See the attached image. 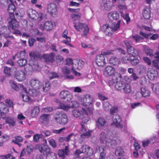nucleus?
Masks as SVG:
<instances>
[{
	"label": "nucleus",
	"instance_id": "obj_1",
	"mask_svg": "<svg viewBox=\"0 0 159 159\" xmlns=\"http://www.w3.org/2000/svg\"><path fill=\"white\" fill-rule=\"evenodd\" d=\"M100 136V143H101L105 144L111 148H114L117 144L120 143L119 140L117 138H112L111 136L108 138L107 134L103 132L101 133Z\"/></svg>",
	"mask_w": 159,
	"mask_h": 159
},
{
	"label": "nucleus",
	"instance_id": "obj_2",
	"mask_svg": "<svg viewBox=\"0 0 159 159\" xmlns=\"http://www.w3.org/2000/svg\"><path fill=\"white\" fill-rule=\"evenodd\" d=\"M84 112L82 113L80 118L82 119V121L80 123V125L81 126V129L80 131L81 137L82 138H84L85 137L87 138L90 135L91 132L89 131V130L86 127L85 124H87V122L90 119L88 113L86 112L85 110L83 109Z\"/></svg>",
	"mask_w": 159,
	"mask_h": 159
},
{
	"label": "nucleus",
	"instance_id": "obj_3",
	"mask_svg": "<svg viewBox=\"0 0 159 159\" xmlns=\"http://www.w3.org/2000/svg\"><path fill=\"white\" fill-rule=\"evenodd\" d=\"M54 118L57 122L60 125H64L68 122L66 115L62 111H57L54 115Z\"/></svg>",
	"mask_w": 159,
	"mask_h": 159
},
{
	"label": "nucleus",
	"instance_id": "obj_4",
	"mask_svg": "<svg viewBox=\"0 0 159 159\" xmlns=\"http://www.w3.org/2000/svg\"><path fill=\"white\" fill-rule=\"evenodd\" d=\"M112 52L111 51L107 50L102 52L100 55H97L96 58L97 64L100 66H104L106 64V62L104 56L112 54Z\"/></svg>",
	"mask_w": 159,
	"mask_h": 159
},
{
	"label": "nucleus",
	"instance_id": "obj_5",
	"mask_svg": "<svg viewBox=\"0 0 159 159\" xmlns=\"http://www.w3.org/2000/svg\"><path fill=\"white\" fill-rule=\"evenodd\" d=\"M74 27H75L76 30L79 31H81L83 30V34H81L82 36H85L88 33L89 31V29L88 26L85 24L78 23L77 24L76 23L74 22Z\"/></svg>",
	"mask_w": 159,
	"mask_h": 159
},
{
	"label": "nucleus",
	"instance_id": "obj_6",
	"mask_svg": "<svg viewBox=\"0 0 159 159\" xmlns=\"http://www.w3.org/2000/svg\"><path fill=\"white\" fill-rule=\"evenodd\" d=\"M120 23V21L119 20L117 23H114L111 24V26H109L108 25H103L101 29L104 32H109V29H111L112 31L115 32L119 28Z\"/></svg>",
	"mask_w": 159,
	"mask_h": 159
},
{
	"label": "nucleus",
	"instance_id": "obj_7",
	"mask_svg": "<svg viewBox=\"0 0 159 159\" xmlns=\"http://www.w3.org/2000/svg\"><path fill=\"white\" fill-rule=\"evenodd\" d=\"M124 43L125 45L127 52L129 54L134 57L138 55V52L137 50L131 46L128 41H124Z\"/></svg>",
	"mask_w": 159,
	"mask_h": 159
},
{
	"label": "nucleus",
	"instance_id": "obj_8",
	"mask_svg": "<svg viewBox=\"0 0 159 159\" xmlns=\"http://www.w3.org/2000/svg\"><path fill=\"white\" fill-rule=\"evenodd\" d=\"M93 97L89 94L83 95L81 97L82 104L85 106H89L93 101Z\"/></svg>",
	"mask_w": 159,
	"mask_h": 159
},
{
	"label": "nucleus",
	"instance_id": "obj_9",
	"mask_svg": "<svg viewBox=\"0 0 159 159\" xmlns=\"http://www.w3.org/2000/svg\"><path fill=\"white\" fill-rule=\"evenodd\" d=\"M112 120L113 122L111 123V125H114L120 129H123V126L120 124L121 119L119 115H113L112 117Z\"/></svg>",
	"mask_w": 159,
	"mask_h": 159
},
{
	"label": "nucleus",
	"instance_id": "obj_10",
	"mask_svg": "<svg viewBox=\"0 0 159 159\" xmlns=\"http://www.w3.org/2000/svg\"><path fill=\"white\" fill-rule=\"evenodd\" d=\"M29 17L32 19L36 20L39 19V20H43L44 16V15L42 13H39L35 11H33L30 14H28Z\"/></svg>",
	"mask_w": 159,
	"mask_h": 159
},
{
	"label": "nucleus",
	"instance_id": "obj_11",
	"mask_svg": "<svg viewBox=\"0 0 159 159\" xmlns=\"http://www.w3.org/2000/svg\"><path fill=\"white\" fill-rule=\"evenodd\" d=\"M14 77L19 81H23L25 78V73L22 70H16L14 72Z\"/></svg>",
	"mask_w": 159,
	"mask_h": 159
},
{
	"label": "nucleus",
	"instance_id": "obj_12",
	"mask_svg": "<svg viewBox=\"0 0 159 159\" xmlns=\"http://www.w3.org/2000/svg\"><path fill=\"white\" fill-rule=\"evenodd\" d=\"M30 84L31 86L35 89L39 90L42 88V84L36 79H32L30 81Z\"/></svg>",
	"mask_w": 159,
	"mask_h": 159
},
{
	"label": "nucleus",
	"instance_id": "obj_13",
	"mask_svg": "<svg viewBox=\"0 0 159 159\" xmlns=\"http://www.w3.org/2000/svg\"><path fill=\"white\" fill-rule=\"evenodd\" d=\"M60 97L62 99L65 100L66 101H68L71 100L72 96L69 92L64 90L60 92Z\"/></svg>",
	"mask_w": 159,
	"mask_h": 159
},
{
	"label": "nucleus",
	"instance_id": "obj_14",
	"mask_svg": "<svg viewBox=\"0 0 159 159\" xmlns=\"http://www.w3.org/2000/svg\"><path fill=\"white\" fill-rule=\"evenodd\" d=\"M20 89L22 91L20 92V94L23 98V100L25 102H28L30 100V98L27 95V92L26 88L24 87L22 85H20Z\"/></svg>",
	"mask_w": 159,
	"mask_h": 159
},
{
	"label": "nucleus",
	"instance_id": "obj_15",
	"mask_svg": "<svg viewBox=\"0 0 159 159\" xmlns=\"http://www.w3.org/2000/svg\"><path fill=\"white\" fill-rule=\"evenodd\" d=\"M115 70L114 68L111 66H107L104 69V75L106 76H113L115 74Z\"/></svg>",
	"mask_w": 159,
	"mask_h": 159
},
{
	"label": "nucleus",
	"instance_id": "obj_16",
	"mask_svg": "<svg viewBox=\"0 0 159 159\" xmlns=\"http://www.w3.org/2000/svg\"><path fill=\"white\" fill-rule=\"evenodd\" d=\"M82 152L89 156H91L93 155V151L90 147L86 145H83L81 148Z\"/></svg>",
	"mask_w": 159,
	"mask_h": 159
},
{
	"label": "nucleus",
	"instance_id": "obj_17",
	"mask_svg": "<svg viewBox=\"0 0 159 159\" xmlns=\"http://www.w3.org/2000/svg\"><path fill=\"white\" fill-rule=\"evenodd\" d=\"M48 11L51 16H53L57 11V6L54 3H51L48 5Z\"/></svg>",
	"mask_w": 159,
	"mask_h": 159
},
{
	"label": "nucleus",
	"instance_id": "obj_18",
	"mask_svg": "<svg viewBox=\"0 0 159 159\" xmlns=\"http://www.w3.org/2000/svg\"><path fill=\"white\" fill-rule=\"evenodd\" d=\"M55 56V53L52 52L49 54H44L43 57L46 62L52 63L54 61Z\"/></svg>",
	"mask_w": 159,
	"mask_h": 159
},
{
	"label": "nucleus",
	"instance_id": "obj_19",
	"mask_svg": "<svg viewBox=\"0 0 159 159\" xmlns=\"http://www.w3.org/2000/svg\"><path fill=\"white\" fill-rule=\"evenodd\" d=\"M147 75L149 79L151 80H153L157 77L158 72L157 70L153 69H148Z\"/></svg>",
	"mask_w": 159,
	"mask_h": 159
},
{
	"label": "nucleus",
	"instance_id": "obj_20",
	"mask_svg": "<svg viewBox=\"0 0 159 159\" xmlns=\"http://www.w3.org/2000/svg\"><path fill=\"white\" fill-rule=\"evenodd\" d=\"M4 1L7 3H8L9 1L11 3L9 5L7 10L10 14L9 16L10 17H13V14H12L14 12L16 9L15 5L12 2L11 0H4Z\"/></svg>",
	"mask_w": 159,
	"mask_h": 159
},
{
	"label": "nucleus",
	"instance_id": "obj_21",
	"mask_svg": "<svg viewBox=\"0 0 159 159\" xmlns=\"http://www.w3.org/2000/svg\"><path fill=\"white\" fill-rule=\"evenodd\" d=\"M106 147L103 145L100 146H98L96 148V151L97 152H100V156L102 157H106Z\"/></svg>",
	"mask_w": 159,
	"mask_h": 159
},
{
	"label": "nucleus",
	"instance_id": "obj_22",
	"mask_svg": "<svg viewBox=\"0 0 159 159\" xmlns=\"http://www.w3.org/2000/svg\"><path fill=\"white\" fill-rule=\"evenodd\" d=\"M13 17H10V18L8 19V21L10 25L11 26V28L14 30H16L17 29L18 26V23L17 22L16 19L15 17L12 18Z\"/></svg>",
	"mask_w": 159,
	"mask_h": 159
},
{
	"label": "nucleus",
	"instance_id": "obj_23",
	"mask_svg": "<svg viewBox=\"0 0 159 159\" xmlns=\"http://www.w3.org/2000/svg\"><path fill=\"white\" fill-rule=\"evenodd\" d=\"M154 56L156 59L152 61V65L157 70H159V52H156L154 55Z\"/></svg>",
	"mask_w": 159,
	"mask_h": 159
},
{
	"label": "nucleus",
	"instance_id": "obj_24",
	"mask_svg": "<svg viewBox=\"0 0 159 159\" xmlns=\"http://www.w3.org/2000/svg\"><path fill=\"white\" fill-rule=\"evenodd\" d=\"M69 150L68 146H66L64 149H61L59 150L58 154L59 157L64 159L65 155L67 156L69 155Z\"/></svg>",
	"mask_w": 159,
	"mask_h": 159
},
{
	"label": "nucleus",
	"instance_id": "obj_25",
	"mask_svg": "<svg viewBox=\"0 0 159 159\" xmlns=\"http://www.w3.org/2000/svg\"><path fill=\"white\" fill-rule=\"evenodd\" d=\"M72 104H70L69 105H66L63 103H60L59 106L60 108L64 110L67 111L70 107H75L78 106V104L76 102H72Z\"/></svg>",
	"mask_w": 159,
	"mask_h": 159
},
{
	"label": "nucleus",
	"instance_id": "obj_26",
	"mask_svg": "<svg viewBox=\"0 0 159 159\" xmlns=\"http://www.w3.org/2000/svg\"><path fill=\"white\" fill-rule=\"evenodd\" d=\"M40 149V152L43 153L44 154L46 155L52 152L50 147L47 145H43Z\"/></svg>",
	"mask_w": 159,
	"mask_h": 159
},
{
	"label": "nucleus",
	"instance_id": "obj_27",
	"mask_svg": "<svg viewBox=\"0 0 159 159\" xmlns=\"http://www.w3.org/2000/svg\"><path fill=\"white\" fill-rule=\"evenodd\" d=\"M131 92L130 85L128 83H125L121 92H123L126 94H128Z\"/></svg>",
	"mask_w": 159,
	"mask_h": 159
},
{
	"label": "nucleus",
	"instance_id": "obj_28",
	"mask_svg": "<svg viewBox=\"0 0 159 159\" xmlns=\"http://www.w3.org/2000/svg\"><path fill=\"white\" fill-rule=\"evenodd\" d=\"M120 77V78H122L121 75L120 74L116 73L112 77V80H110L109 81V85L111 86L113 85L117 81L118 79L117 77Z\"/></svg>",
	"mask_w": 159,
	"mask_h": 159
},
{
	"label": "nucleus",
	"instance_id": "obj_29",
	"mask_svg": "<svg viewBox=\"0 0 159 159\" xmlns=\"http://www.w3.org/2000/svg\"><path fill=\"white\" fill-rule=\"evenodd\" d=\"M114 2H111L110 1H106L104 0L103 1V6L107 10H110L112 8L113 5V3Z\"/></svg>",
	"mask_w": 159,
	"mask_h": 159
},
{
	"label": "nucleus",
	"instance_id": "obj_30",
	"mask_svg": "<svg viewBox=\"0 0 159 159\" xmlns=\"http://www.w3.org/2000/svg\"><path fill=\"white\" fill-rule=\"evenodd\" d=\"M36 89H30L28 91L30 96L33 97H38L40 95V92L37 91Z\"/></svg>",
	"mask_w": 159,
	"mask_h": 159
},
{
	"label": "nucleus",
	"instance_id": "obj_31",
	"mask_svg": "<svg viewBox=\"0 0 159 159\" xmlns=\"http://www.w3.org/2000/svg\"><path fill=\"white\" fill-rule=\"evenodd\" d=\"M50 115L44 114L41 116L39 118L40 121L42 123H46L49 119Z\"/></svg>",
	"mask_w": 159,
	"mask_h": 159
},
{
	"label": "nucleus",
	"instance_id": "obj_32",
	"mask_svg": "<svg viewBox=\"0 0 159 159\" xmlns=\"http://www.w3.org/2000/svg\"><path fill=\"white\" fill-rule=\"evenodd\" d=\"M106 120L103 118H99L97 122V125L99 129H101L105 125Z\"/></svg>",
	"mask_w": 159,
	"mask_h": 159
},
{
	"label": "nucleus",
	"instance_id": "obj_33",
	"mask_svg": "<svg viewBox=\"0 0 159 159\" xmlns=\"http://www.w3.org/2000/svg\"><path fill=\"white\" fill-rule=\"evenodd\" d=\"M143 15L144 18L146 19H149L150 17V10L149 8H146L143 10Z\"/></svg>",
	"mask_w": 159,
	"mask_h": 159
},
{
	"label": "nucleus",
	"instance_id": "obj_34",
	"mask_svg": "<svg viewBox=\"0 0 159 159\" xmlns=\"http://www.w3.org/2000/svg\"><path fill=\"white\" fill-rule=\"evenodd\" d=\"M53 24L51 21H47L44 23V28L46 30H51L53 28Z\"/></svg>",
	"mask_w": 159,
	"mask_h": 159
},
{
	"label": "nucleus",
	"instance_id": "obj_35",
	"mask_svg": "<svg viewBox=\"0 0 159 159\" xmlns=\"http://www.w3.org/2000/svg\"><path fill=\"white\" fill-rule=\"evenodd\" d=\"M109 62L113 65L116 66L120 63V60L119 58L113 57L109 60Z\"/></svg>",
	"mask_w": 159,
	"mask_h": 159
},
{
	"label": "nucleus",
	"instance_id": "obj_36",
	"mask_svg": "<svg viewBox=\"0 0 159 159\" xmlns=\"http://www.w3.org/2000/svg\"><path fill=\"white\" fill-rule=\"evenodd\" d=\"M141 93L143 96L145 97L149 96L150 93L149 91L145 87H141Z\"/></svg>",
	"mask_w": 159,
	"mask_h": 159
},
{
	"label": "nucleus",
	"instance_id": "obj_37",
	"mask_svg": "<svg viewBox=\"0 0 159 159\" xmlns=\"http://www.w3.org/2000/svg\"><path fill=\"white\" fill-rule=\"evenodd\" d=\"M39 112V109L38 107L36 106L31 111V116L33 117H36Z\"/></svg>",
	"mask_w": 159,
	"mask_h": 159
},
{
	"label": "nucleus",
	"instance_id": "obj_38",
	"mask_svg": "<svg viewBox=\"0 0 159 159\" xmlns=\"http://www.w3.org/2000/svg\"><path fill=\"white\" fill-rule=\"evenodd\" d=\"M29 55L31 58L34 60H37L40 57V55L39 52H30Z\"/></svg>",
	"mask_w": 159,
	"mask_h": 159
},
{
	"label": "nucleus",
	"instance_id": "obj_39",
	"mask_svg": "<svg viewBox=\"0 0 159 159\" xmlns=\"http://www.w3.org/2000/svg\"><path fill=\"white\" fill-rule=\"evenodd\" d=\"M10 83L11 88L14 90L16 91H18L19 90H20V85H21V84H19V86H18L12 80H10Z\"/></svg>",
	"mask_w": 159,
	"mask_h": 159
},
{
	"label": "nucleus",
	"instance_id": "obj_40",
	"mask_svg": "<svg viewBox=\"0 0 159 159\" xmlns=\"http://www.w3.org/2000/svg\"><path fill=\"white\" fill-rule=\"evenodd\" d=\"M6 122L10 125L14 126L16 124V120L11 117H9L7 118Z\"/></svg>",
	"mask_w": 159,
	"mask_h": 159
},
{
	"label": "nucleus",
	"instance_id": "obj_41",
	"mask_svg": "<svg viewBox=\"0 0 159 159\" xmlns=\"http://www.w3.org/2000/svg\"><path fill=\"white\" fill-rule=\"evenodd\" d=\"M124 83L122 81H116L115 85V88L121 92L123 89Z\"/></svg>",
	"mask_w": 159,
	"mask_h": 159
},
{
	"label": "nucleus",
	"instance_id": "obj_42",
	"mask_svg": "<svg viewBox=\"0 0 159 159\" xmlns=\"http://www.w3.org/2000/svg\"><path fill=\"white\" fill-rule=\"evenodd\" d=\"M124 152V151L121 147H118L115 151V154L117 156H122Z\"/></svg>",
	"mask_w": 159,
	"mask_h": 159
},
{
	"label": "nucleus",
	"instance_id": "obj_43",
	"mask_svg": "<svg viewBox=\"0 0 159 159\" xmlns=\"http://www.w3.org/2000/svg\"><path fill=\"white\" fill-rule=\"evenodd\" d=\"M9 108L7 105L3 103H0V111L8 112Z\"/></svg>",
	"mask_w": 159,
	"mask_h": 159
},
{
	"label": "nucleus",
	"instance_id": "obj_44",
	"mask_svg": "<svg viewBox=\"0 0 159 159\" xmlns=\"http://www.w3.org/2000/svg\"><path fill=\"white\" fill-rule=\"evenodd\" d=\"M72 112L73 116L75 117H80L82 115L81 114L83 113L81 111L77 109L74 110Z\"/></svg>",
	"mask_w": 159,
	"mask_h": 159
},
{
	"label": "nucleus",
	"instance_id": "obj_45",
	"mask_svg": "<svg viewBox=\"0 0 159 159\" xmlns=\"http://www.w3.org/2000/svg\"><path fill=\"white\" fill-rule=\"evenodd\" d=\"M109 16L112 17L114 20H117L119 17V14L116 11L109 13Z\"/></svg>",
	"mask_w": 159,
	"mask_h": 159
},
{
	"label": "nucleus",
	"instance_id": "obj_46",
	"mask_svg": "<svg viewBox=\"0 0 159 159\" xmlns=\"http://www.w3.org/2000/svg\"><path fill=\"white\" fill-rule=\"evenodd\" d=\"M43 91L45 92H48L50 89V84L49 82H47L45 83V85H43L42 88Z\"/></svg>",
	"mask_w": 159,
	"mask_h": 159
},
{
	"label": "nucleus",
	"instance_id": "obj_47",
	"mask_svg": "<svg viewBox=\"0 0 159 159\" xmlns=\"http://www.w3.org/2000/svg\"><path fill=\"white\" fill-rule=\"evenodd\" d=\"M81 16V14L80 13L78 14H72L71 15V17L73 21H75L77 20H79Z\"/></svg>",
	"mask_w": 159,
	"mask_h": 159
},
{
	"label": "nucleus",
	"instance_id": "obj_48",
	"mask_svg": "<svg viewBox=\"0 0 159 159\" xmlns=\"http://www.w3.org/2000/svg\"><path fill=\"white\" fill-rule=\"evenodd\" d=\"M103 107L106 111H109L111 107V105L108 102H104L103 103Z\"/></svg>",
	"mask_w": 159,
	"mask_h": 159
},
{
	"label": "nucleus",
	"instance_id": "obj_49",
	"mask_svg": "<svg viewBox=\"0 0 159 159\" xmlns=\"http://www.w3.org/2000/svg\"><path fill=\"white\" fill-rule=\"evenodd\" d=\"M26 60L24 58L20 59L17 61V63L20 66H24L26 64Z\"/></svg>",
	"mask_w": 159,
	"mask_h": 159
},
{
	"label": "nucleus",
	"instance_id": "obj_50",
	"mask_svg": "<svg viewBox=\"0 0 159 159\" xmlns=\"http://www.w3.org/2000/svg\"><path fill=\"white\" fill-rule=\"evenodd\" d=\"M11 69L9 67H8L7 66H6L4 67V72L5 74V76L7 77H9L11 75L10 74Z\"/></svg>",
	"mask_w": 159,
	"mask_h": 159
},
{
	"label": "nucleus",
	"instance_id": "obj_51",
	"mask_svg": "<svg viewBox=\"0 0 159 159\" xmlns=\"http://www.w3.org/2000/svg\"><path fill=\"white\" fill-rule=\"evenodd\" d=\"M57 158L56 155L52 152L46 155V159H57Z\"/></svg>",
	"mask_w": 159,
	"mask_h": 159
},
{
	"label": "nucleus",
	"instance_id": "obj_52",
	"mask_svg": "<svg viewBox=\"0 0 159 159\" xmlns=\"http://www.w3.org/2000/svg\"><path fill=\"white\" fill-rule=\"evenodd\" d=\"M62 73L66 75H68L70 73V71L68 67L66 66H64L61 68Z\"/></svg>",
	"mask_w": 159,
	"mask_h": 159
},
{
	"label": "nucleus",
	"instance_id": "obj_53",
	"mask_svg": "<svg viewBox=\"0 0 159 159\" xmlns=\"http://www.w3.org/2000/svg\"><path fill=\"white\" fill-rule=\"evenodd\" d=\"M49 145L54 148L57 147V144L55 141L53 139H51L48 141Z\"/></svg>",
	"mask_w": 159,
	"mask_h": 159
},
{
	"label": "nucleus",
	"instance_id": "obj_54",
	"mask_svg": "<svg viewBox=\"0 0 159 159\" xmlns=\"http://www.w3.org/2000/svg\"><path fill=\"white\" fill-rule=\"evenodd\" d=\"M43 136V135L42 134H36L34 136L33 141L34 142H38L40 138Z\"/></svg>",
	"mask_w": 159,
	"mask_h": 159
},
{
	"label": "nucleus",
	"instance_id": "obj_55",
	"mask_svg": "<svg viewBox=\"0 0 159 159\" xmlns=\"http://www.w3.org/2000/svg\"><path fill=\"white\" fill-rule=\"evenodd\" d=\"M15 139L12 140V142L15 143H17V142H20L22 141L23 139L20 136H17L15 137Z\"/></svg>",
	"mask_w": 159,
	"mask_h": 159
},
{
	"label": "nucleus",
	"instance_id": "obj_56",
	"mask_svg": "<svg viewBox=\"0 0 159 159\" xmlns=\"http://www.w3.org/2000/svg\"><path fill=\"white\" fill-rule=\"evenodd\" d=\"M145 53L147 55L151 57L153 56V51L152 49L148 48L145 50Z\"/></svg>",
	"mask_w": 159,
	"mask_h": 159
},
{
	"label": "nucleus",
	"instance_id": "obj_57",
	"mask_svg": "<svg viewBox=\"0 0 159 159\" xmlns=\"http://www.w3.org/2000/svg\"><path fill=\"white\" fill-rule=\"evenodd\" d=\"M59 77V75L57 74L54 72H51L49 74V78L50 79H52L54 78H57Z\"/></svg>",
	"mask_w": 159,
	"mask_h": 159
},
{
	"label": "nucleus",
	"instance_id": "obj_58",
	"mask_svg": "<svg viewBox=\"0 0 159 159\" xmlns=\"http://www.w3.org/2000/svg\"><path fill=\"white\" fill-rule=\"evenodd\" d=\"M130 62L132 65L135 66L139 63V60L138 58H134L133 59H131L130 60Z\"/></svg>",
	"mask_w": 159,
	"mask_h": 159
},
{
	"label": "nucleus",
	"instance_id": "obj_59",
	"mask_svg": "<svg viewBox=\"0 0 159 159\" xmlns=\"http://www.w3.org/2000/svg\"><path fill=\"white\" fill-rule=\"evenodd\" d=\"M25 70L27 74H29L31 73L32 70V67L29 65L28 66H26L25 67Z\"/></svg>",
	"mask_w": 159,
	"mask_h": 159
},
{
	"label": "nucleus",
	"instance_id": "obj_60",
	"mask_svg": "<svg viewBox=\"0 0 159 159\" xmlns=\"http://www.w3.org/2000/svg\"><path fill=\"white\" fill-rule=\"evenodd\" d=\"M139 34L142 36H143L144 38L147 39H150V37L151 35V34L150 33H149L148 34H146L142 31L139 33Z\"/></svg>",
	"mask_w": 159,
	"mask_h": 159
},
{
	"label": "nucleus",
	"instance_id": "obj_61",
	"mask_svg": "<svg viewBox=\"0 0 159 159\" xmlns=\"http://www.w3.org/2000/svg\"><path fill=\"white\" fill-rule=\"evenodd\" d=\"M110 109V113L111 115L116 113L118 111L117 107H111Z\"/></svg>",
	"mask_w": 159,
	"mask_h": 159
},
{
	"label": "nucleus",
	"instance_id": "obj_62",
	"mask_svg": "<svg viewBox=\"0 0 159 159\" xmlns=\"http://www.w3.org/2000/svg\"><path fill=\"white\" fill-rule=\"evenodd\" d=\"M36 40L32 38H30L28 40V43L29 46L30 47H32L34 44V43L36 42Z\"/></svg>",
	"mask_w": 159,
	"mask_h": 159
},
{
	"label": "nucleus",
	"instance_id": "obj_63",
	"mask_svg": "<svg viewBox=\"0 0 159 159\" xmlns=\"http://www.w3.org/2000/svg\"><path fill=\"white\" fill-rule=\"evenodd\" d=\"M143 59L144 61L147 64L148 66H150L151 64V61L150 59L147 57H143Z\"/></svg>",
	"mask_w": 159,
	"mask_h": 159
},
{
	"label": "nucleus",
	"instance_id": "obj_64",
	"mask_svg": "<svg viewBox=\"0 0 159 159\" xmlns=\"http://www.w3.org/2000/svg\"><path fill=\"white\" fill-rule=\"evenodd\" d=\"M152 90L157 94H159V83L157 87H154L153 86L152 88Z\"/></svg>",
	"mask_w": 159,
	"mask_h": 159
}]
</instances>
